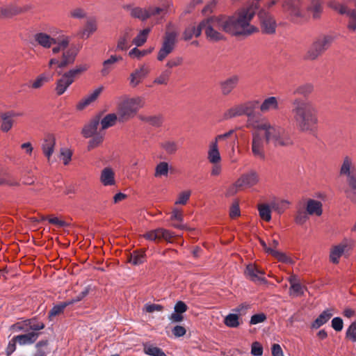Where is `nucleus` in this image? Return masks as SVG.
Returning a JSON list of instances; mask_svg holds the SVG:
<instances>
[{
	"label": "nucleus",
	"mask_w": 356,
	"mask_h": 356,
	"mask_svg": "<svg viewBox=\"0 0 356 356\" xmlns=\"http://www.w3.org/2000/svg\"><path fill=\"white\" fill-rule=\"evenodd\" d=\"M257 3L242 6L232 15H220L203 19V30L207 40L218 42L225 38L224 33L234 36L249 35L258 31L251 24L257 13Z\"/></svg>",
	"instance_id": "obj_1"
},
{
	"label": "nucleus",
	"mask_w": 356,
	"mask_h": 356,
	"mask_svg": "<svg viewBox=\"0 0 356 356\" xmlns=\"http://www.w3.org/2000/svg\"><path fill=\"white\" fill-rule=\"evenodd\" d=\"M291 120L302 133L314 132L319 123L318 109L309 100L296 97L291 102Z\"/></svg>",
	"instance_id": "obj_2"
},
{
	"label": "nucleus",
	"mask_w": 356,
	"mask_h": 356,
	"mask_svg": "<svg viewBox=\"0 0 356 356\" xmlns=\"http://www.w3.org/2000/svg\"><path fill=\"white\" fill-rule=\"evenodd\" d=\"M281 12L291 22L317 19L323 12V0H282Z\"/></svg>",
	"instance_id": "obj_3"
},
{
	"label": "nucleus",
	"mask_w": 356,
	"mask_h": 356,
	"mask_svg": "<svg viewBox=\"0 0 356 356\" xmlns=\"http://www.w3.org/2000/svg\"><path fill=\"white\" fill-rule=\"evenodd\" d=\"M248 127L263 131L266 143H272L275 146H289L293 144V140L288 132L282 127L271 124L266 120L251 123L248 121Z\"/></svg>",
	"instance_id": "obj_4"
},
{
	"label": "nucleus",
	"mask_w": 356,
	"mask_h": 356,
	"mask_svg": "<svg viewBox=\"0 0 356 356\" xmlns=\"http://www.w3.org/2000/svg\"><path fill=\"white\" fill-rule=\"evenodd\" d=\"M144 105L145 101L141 97H122L117 106L118 120L121 122L129 120L137 115Z\"/></svg>",
	"instance_id": "obj_5"
},
{
	"label": "nucleus",
	"mask_w": 356,
	"mask_h": 356,
	"mask_svg": "<svg viewBox=\"0 0 356 356\" xmlns=\"http://www.w3.org/2000/svg\"><path fill=\"white\" fill-rule=\"evenodd\" d=\"M339 175L347 179V183L350 188L346 191L347 196L350 199H356V170L354 160L350 156H345L341 163Z\"/></svg>",
	"instance_id": "obj_6"
},
{
	"label": "nucleus",
	"mask_w": 356,
	"mask_h": 356,
	"mask_svg": "<svg viewBox=\"0 0 356 356\" xmlns=\"http://www.w3.org/2000/svg\"><path fill=\"white\" fill-rule=\"evenodd\" d=\"M88 64L84 63L76 65L75 67L65 72L56 82L55 92L57 95H62L67 90L68 87L80 75L89 69Z\"/></svg>",
	"instance_id": "obj_7"
},
{
	"label": "nucleus",
	"mask_w": 356,
	"mask_h": 356,
	"mask_svg": "<svg viewBox=\"0 0 356 356\" xmlns=\"http://www.w3.org/2000/svg\"><path fill=\"white\" fill-rule=\"evenodd\" d=\"M333 38L323 35L316 38L306 51L304 58L307 60H315L321 56L331 45Z\"/></svg>",
	"instance_id": "obj_8"
},
{
	"label": "nucleus",
	"mask_w": 356,
	"mask_h": 356,
	"mask_svg": "<svg viewBox=\"0 0 356 356\" xmlns=\"http://www.w3.org/2000/svg\"><path fill=\"white\" fill-rule=\"evenodd\" d=\"M260 181L258 172L254 170H251L242 174L235 183L227 190L228 195H233L238 191L250 188L257 185Z\"/></svg>",
	"instance_id": "obj_9"
},
{
	"label": "nucleus",
	"mask_w": 356,
	"mask_h": 356,
	"mask_svg": "<svg viewBox=\"0 0 356 356\" xmlns=\"http://www.w3.org/2000/svg\"><path fill=\"white\" fill-rule=\"evenodd\" d=\"M258 104L259 101L257 100L247 101L234 104L224 112L223 118L229 120L242 115L250 116L254 113Z\"/></svg>",
	"instance_id": "obj_10"
},
{
	"label": "nucleus",
	"mask_w": 356,
	"mask_h": 356,
	"mask_svg": "<svg viewBox=\"0 0 356 356\" xmlns=\"http://www.w3.org/2000/svg\"><path fill=\"white\" fill-rule=\"evenodd\" d=\"M327 6L339 14L346 15L348 18L347 29L352 33L356 31V8H350L336 0L330 1Z\"/></svg>",
	"instance_id": "obj_11"
},
{
	"label": "nucleus",
	"mask_w": 356,
	"mask_h": 356,
	"mask_svg": "<svg viewBox=\"0 0 356 356\" xmlns=\"http://www.w3.org/2000/svg\"><path fill=\"white\" fill-rule=\"evenodd\" d=\"M353 247V240L348 238H344L341 242L332 245L329 253L330 261L333 264H338L340 258L348 254Z\"/></svg>",
	"instance_id": "obj_12"
},
{
	"label": "nucleus",
	"mask_w": 356,
	"mask_h": 356,
	"mask_svg": "<svg viewBox=\"0 0 356 356\" xmlns=\"http://www.w3.org/2000/svg\"><path fill=\"white\" fill-rule=\"evenodd\" d=\"M26 334L14 337L8 343L6 348L7 355H10L16 350V344L19 346L31 345L35 342L39 337V333L35 332H27Z\"/></svg>",
	"instance_id": "obj_13"
},
{
	"label": "nucleus",
	"mask_w": 356,
	"mask_h": 356,
	"mask_svg": "<svg viewBox=\"0 0 356 356\" xmlns=\"http://www.w3.org/2000/svg\"><path fill=\"white\" fill-rule=\"evenodd\" d=\"M261 31L266 34H274L276 31L277 22L274 16L265 9L258 13Z\"/></svg>",
	"instance_id": "obj_14"
},
{
	"label": "nucleus",
	"mask_w": 356,
	"mask_h": 356,
	"mask_svg": "<svg viewBox=\"0 0 356 356\" xmlns=\"http://www.w3.org/2000/svg\"><path fill=\"white\" fill-rule=\"evenodd\" d=\"M142 236L149 241L156 242L164 240L168 243H171L172 238L175 237V234L168 229L157 228L145 232Z\"/></svg>",
	"instance_id": "obj_15"
},
{
	"label": "nucleus",
	"mask_w": 356,
	"mask_h": 356,
	"mask_svg": "<svg viewBox=\"0 0 356 356\" xmlns=\"http://www.w3.org/2000/svg\"><path fill=\"white\" fill-rule=\"evenodd\" d=\"M150 71L151 69L148 65L145 64L139 65L130 74L128 78L130 86L132 88L138 86L148 76Z\"/></svg>",
	"instance_id": "obj_16"
},
{
	"label": "nucleus",
	"mask_w": 356,
	"mask_h": 356,
	"mask_svg": "<svg viewBox=\"0 0 356 356\" xmlns=\"http://www.w3.org/2000/svg\"><path fill=\"white\" fill-rule=\"evenodd\" d=\"M258 131L255 129L252 133V152L255 157L263 159H264V141L266 140Z\"/></svg>",
	"instance_id": "obj_17"
},
{
	"label": "nucleus",
	"mask_w": 356,
	"mask_h": 356,
	"mask_svg": "<svg viewBox=\"0 0 356 356\" xmlns=\"http://www.w3.org/2000/svg\"><path fill=\"white\" fill-rule=\"evenodd\" d=\"M104 90L103 86H99L82 98L76 105V108L78 111H83L90 104L97 100L101 93Z\"/></svg>",
	"instance_id": "obj_18"
},
{
	"label": "nucleus",
	"mask_w": 356,
	"mask_h": 356,
	"mask_svg": "<svg viewBox=\"0 0 356 356\" xmlns=\"http://www.w3.org/2000/svg\"><path fill=\"white\" fill-rule=\"evenodd\" d=\"M88 293V290L85 289L84 291H81L76 298L70 300L61 302L60 304L54 306L49 312V317L51 318L60 314L61 312H63V311L66 307L71 305L75 302H79L84 297H86Z\"/></svg>",
	"instance_id": "obj_19"
},
{
	"label": "nucleus",
	"mask_w": 356,
	"mask_h": 356,
	"mask_svg": "<svg viewBox=\"0 0 356 356\" xmlns=\"http://www.w3.org/2000/svg\"><path fill=\"white\" fill-rule=\"evenodd\" d=\"M56 146V138L52 134H47L42 142L41 149L44 155L47 158L48 161H50L51 156L54 152Z\"/></svg>",
	"instance_id": "obj_20"
},
{
	"label": "nucleus",
	"mask_w": 356,
	"mask_h": 356,
	"mask_svg": "<svg viewBox=\"0 0 356 356\" xmlns=\"http://www.w3.org/2000/svg\"><path fill=\"white\" fill-rule=\"evenodd\" d=\"M239 81V76L237 75L231 76L220 82V89L222 95L227 96L232 93L237 86Z\"/></svg>",
	"instance_id": "obj_21"
},
{
	"label": "nucleus",
	"mask_w": 356,
	"mask_h": 356,
	"mask_svg": "<svg viewBox=\"0 0 356 356\" xmlns=\"http://www.w3.org/2000/svg\"><path fill=\"white\" fill-rule=\"evenodd\" d=\"M264 271L259 268L258 266L254 264L248 265L245 270V276L254 282H264Z\"/></svg>",
	"instance_id": "obj_22"
},
{
	"label": "nucleus",
	"mask_w": 356,
	"mask_h": 356,
	"mask_svg": "<svg viewBox=\"0 0 356 356\" xmlns=\"http://www.w3.org/2000/svg\"><path fill=\"white\" fill-rule=\"evenodd\" d=\"M99 181L104 186H112L115 185V174L110 167L104 168L100 173Z\"/></svg>",
	"instance_id": "obj_23"
},
{
	"label": "nucleus",
	"mask_w": 356,
	"mask_h": 356,
	"mask_svg": "<svg viewBox=\"0 0 356 356\" xmlns=\"http://www.w3.org/2000/svg\"><path fill=\"white\" fill-rule=\"evenodd\" d=\"M305 210L309 216L320 217L323 214V204L318 200L308 199L306 202Z\"/></svg>",
	"instance_id": "obj_24"
},
{
	"label": "nucleus",
	"mask_w": 356,
	"mask_h": 356,
	"mask_svg": "<svg viewBox=\"0 0 356 356\" xmlns=\"http://www.w3.org/2000/svg\"><path fill=\"white\" fill-rule=\"evenodd\" d=\"M132 33L131 29H126L119 37L117 41L115 51H124L130 47V40Z\"/></svg>",
	"instance_id": "obj_25"
},
{
	"label": "nucleus",
	"mask_w": 356,
	"mask_h": 356,
	"mask_svg": "<svg viewBox=\"0 0 356 356\" xmlns=\"http://www.w3.org/2000/svg\"><path fill=\"white\" fill-rule=\"evenodd\" d=\"M279 109V100L277 97L271 96L264 99L259 106V110L263 113Z\"/></svg>",
	"instance_id": "obj_26"
},
{
	"label": "nucleus",
	"mask_w": 356,
	"mask_h": 356,
	"mask_svg": "<svg viewBox=\"0 0 356 356\" xmlns=\"http://www.w3.org/2000/svg\"><path fill=\"white\" fill-rule=\"evenodd\" d=\"M204 23L203 21L200 22L197 24H191L188 26L183 33V38L184 40H190L193 36L197 38L203 30Z\"/></svg>",
	"instance_id": "obj_27"
},
{
	"label": "nucleus",
	"mask_w": 356,
	"mask_h": 356,
	"mask_svg": "<svg viewBox=\"0 0 356 356\" xmlns=\"http://www.w3.org/2000/svg\"><path fill=\"white\" fill-rule=\"evenodd\" d=\"M78 54V49L76 47H70L63 53L62 59L58 63V67L63 68L70 64H72Z\"/></svg>",
	"instance_id": "obj_28"
},
{
	"label": "nucleus",
	"mask_w": 356,
	"mask_h": 356,
	"mask_svg": "<svg viewBox=\"0 0 356 356\" xmlns=\"http://www.w3.org/2000/svg\"><path fill=\"white\" fill-rule=\"evenodd\" d=\"M99 125V118L96 117L91 120L88 124H86L82 131L81 134L83 137L88 138H90L92 136L98 134L97 129Z\"/></svg>",
	"instance_id": "obj_29"
},
{
	"label": "nucleus",
	"mask_w": 356,
	"mask_h": 356,
	"mask_svg": "<svg viewBox=\"0 0 356 356\" xmlns=\"http://www.w3.org/2000/svg\"><path fill=\"white\" fill-rule=\"evenodd\" d=\"M122 60V57L117 55H111L108 59L102 63V68L101 70V74L103 76H108L110 72L114 69V65L118 62Z\"/></svg>",
	"instance_id": "obj_30"
},
{
	"label": "nucleus",
	"mask_w": 356,
	"mask_h": 356,
	"mask_svg": "<svg viewBox=\"0 0 356 356\" xmlns=\"http://www.w3.org/2000/svg\"><path fill=\"white\" fill-rule=\"evenodd\" d=\"M172 6L173 3L171 1H163L161 7L149 6L147 7L149 18L152 16L159 15L161 13L166 14L171 11Z\"/></svg>",
	"instance_id": "obj_31"
},
{
	"label": "nucleus",
	"mask_w": 356,
	"mask_h": 356,
	"mask_svg": "<svg viewBox=\"0 0 356 356\" xmlns=\"http://www.w3.org/2000/svg\"><path fill=\"white\" fill-rule=\"evenodd\" d=\"M260 243L264 250L272 256H273L275 259H277L279 261L285 263V264H291L293 262L292 259L285 254L283 252H281L277 250H275L270 247H268L266 243L263 241L260 240Z\"/></svg>",
	"instance_id": "obj_32"
},
{
	"label": "nucleus",
	"mask_w": 356,
	"mask_h": 356,
	"mask_svg": "<svg viewBox=\"0 0 356 356\" xmlns=\"http://www.w3.org/2000/svg\"><path fill=\"white\" fill-rule=\"evenodd\" d=\"M207 159L210 163H221V156L216 142H210L209 144Z\"/></svg>",
	"instance_id": "obj_33"
},
{
	"label": "nucleus",
	"mask_w": 356,
	"mask_h": 356,
	"mask_svg": "<svg viewBox=\"0 0 356 356\" xmlns=\"http://www.w3.org/2000/svg\"><path fill=\"white\" fill-rule=\"evenodd\" d=\"M334 309L330 308L324 310L318 318L312 323V327L318 329L325 323H326L333 316Z\"/></svg>",
	"instance_id": "obj_34"
},
{
	"label": "nucleus",
	"mask_w": 356,
	"mask_h": 356,
	"mask_svg": "<svg viewBox=\"0 0 356 356\" xmlns=\"http://www.w3.org/2000/svg\"><path fill=\"white\" fill-rule=\"evenodd\" d=\"M289 282L291 284L289 289V293L291 296L293 297H298L302 296L304 293L305 287L296 281L295 276H291L289 278Z\"/></svg>",
	"instance_id": "obj_35"
},
{
	"label": "nucleus",
	"mask_w": 356,
	"mask_h": 356,
	"mask_svg": "<svg viewBox=\"0 0 356 356\" xmlns=\"http://www.w3.org/2000/svg\"><path fill=\"white\" fill-rule=\"evenodd\" d=\"M35 41L44 48H49L52 44L56 43V40L44 33H39L35 35Z\"/></svg>",
	"instance_id": "obj_36"
},
{
	"label": "nucleus",
	"mask_w": 356,
	"mask_h": 356,
	"mask_svg": "<svg viewBox=\"0 0 356 356\" xmlns=\"http://www.w3.org/2000/svg\"><path fill=\"white\" fill-rule=\"evenodd\" d=\"M97 29V24L96 20L94 19H88L83 29L81 32V38H88Z\"/></svg>",
	"instance_id": "obj_37"
},
{
	"label": "nucleus",
	"mask_w": 356,
	"mask_h": 356,
	"mask_svg": "<svg viewBox=\"0 0 356 356\" xmlns=\"http://www.w3.org/2000/svg\"><path fill=\"white\" fill-rule=\"evenodd\" d=\"M23 9L16 5H8L0 8V13L5 17H11L23 13Z\"/></svg>",
	"instance_id": "obj_38"
},
{
	"label": "nucleus",
	"mask_w": 356,
	"mask_h": 356,
	"mask_svg": "<svg viewBox=\"0 0 356 356\" xmlns=\"http://www.w3.org/2000/svg\"><path fill=\"white\" fill-rule=\"evenodd\" d=\"M129 11L132 17L139 19L141 21H145L149 18L147 8L133 7L130 8Z\"/></svg>",
	"instance_id": "obj_39"
},
{
	"label": "nucleus",
	"mask_w": 356,
	"mask_h": 356,
	"mask_svg": "<svg viewBox=\"0 0 356 356\" xmlns=\"http://www.w3.org/2000/svg\"><path fill=\"white\" fill-rule=\"evenodd\" d=\"M170 165L166 161H161L156 166L154 169V176L156 178H161L162 177H168L169 172Z\"/></svg>",
	"instance_id": "obj_40"
},
{
	"label": "nucleus",
	"mask_w": 356,
	"mask_h": 356,
	"mask_svg": "<svg viewBox=\"0 0 356 356\" xmlns=\"http://www.w3.org/2000/svg\"><path fill=\"white\" fill-rule=\"evenodd\" d=\"M143 351L150 356H167L162 349L149 343L143 344Z\"/></svg>",
	"instance_id": "obj_41"
},
{
	"label": "nucleus",
	"mask_w": 356,
	"mask_h": 356,
	"mask_svg": "<svg viewBox=\"0 0 356 356\" xmlns=\"http://www.w3.org/2000/svg\"><path fill=\"white\" fill-rule=\"evenodd\" d=\"M314 91V86L312 83H304L298 86L293 91L294 95L308 97Z\"/></svg>",
	"instance_id": "obj_42"
},
{
	"label": "nucleus",
	"mask_w": 356,
	"mask_h": 356,
	"mask_svg": "<svg viewBox=\"0 0 356 356\" xmlns=\"http://www.w3.org/2000/svg\"><path fill=\"white\" fill-rule=\"evenodd\" d=\"M53 74L47 75L46 74H42L37 76V78L32 82L31 85V88L33 89H39L42 86L52 80Z\"/></svg>",
	"instance_id": "obj_43"
},
{
	"label": "nucleus",
	"mask_w": 356,
	"mask_h": 356,
	"mask_svg": "<svg viewBox=\"0 0 356 356\" xmlns=\"http://www.w3.org/2000/svg\"><path fill=\"white\" fill-rule=\"evenodd\" d=\"M270 207V205L264 203L259 204L257 206L260 218L266 222L271 220Z\"/></svg>",
	"instance_id": "obj_44"
},
{
	"label": "nucleus",
	"mask_w": 356,
	"mask_h": 356,
	"mask_svg": "<svg viewBox=\"0 0 356 356\" xmlns=\"http://www.w3.org/2000/svg\"><path fill=\"white\" fill-rule=\"evenodd\" d=\"M25 325L27 327V332H35L42 330L44 324L37 319L32 318L25 321Z\"/></svg>",
	"instance_id": "obj_45"
},
{
	"label": "nucleus",
	"mask_w": 356,
	"mask_h": 356,
	"mask_svg": "<svg viewBox=\"0 0 356 356\" xmlns=\"http://www.w3.org/2000/svg\"><path fill=\"white\" fill-rule=\"evenodd\" d=\"M178 33L175 31H168L163 38V44L174 49Z\"/></svg>",
	"instance_id": "obj_46"
},
{
	"label": "nucleus",
	"mask_w": 356,
	"mask_h": 356,
	"mask_svg": "<svg viewBox=\"0 0 356 356\" xmlns=\"http://www.w3.org/2000/svg\"><path fill=\"white\" fill-rule=\"evenodd\" d=\"M118 119V115L115 113H109L106 115L99 122L101 124L102 129H106L113 126Z\"/></svg>",
	"instance_id": "obj_47"
},
{
	"label": "nucleus",
	"mask_w": 356,
	"mask_h": 356,
	"mask_svg": "<svg viewBox=\"0 0 356 356\" xmlns=\"http://www.w3.org/2000/svg\"><path fill=\"white\" fill-rule=\"evenodd\" d=\"M145 250L135 251L131 254L129 261L134 265H140L145 261Z\"/></svg>",
	"instance_id": "obj_48"
},
{
	"label": "nucleus",
	"mask_w": 356,
	"mask_h": 356,
	"mask_svg": "<svg viewBox=\"0 0 356 356\" xmlns=\"http://www.w3.org/2000/svg\"><path fill=\"white\" fill-rule=\"evenodd\" d=\"M224 323L229 327H237L240 325L239 316L236 314H229L225 316Z\"/></svg>",
	"instance_id": "obj_49"
},
{
	"label": "nucleus",
	"mask_w": 356,
	"mask_h": 356,
	"mask_svg": "<svg viewBox=\"0 0 356 356\" xmlns=\"http://www.w3.org/2000/svg\"><path fill=\"white\" fill-rule=\"evenodd\" d=\"M161 146L168 154H174L178 149L177 143L175 140H165L161 143Z\"/></svg>",
	"instance_id": "obj_50"
},
{
	"label": "nucleus",
	"mask_w": 356,
	"mask_h": 356,
	"mask_svg": "<svg viewBox=\"0 0 356 356\" xmlns=\"http://www.w3.org/2000/svg\"><path fill=\"white\" fill-rule=\"evenodd\" d=\"M171 75L170 70H163L158 76L153 81L154 85H167Z\"/></svg>",
	"instance_id": "obj_51"
},
{
	"label": "nucleus",
	"mask_w": 356,
	"mask_h": 356,
	"mask_svg": "<svg viewBox=\"0 0 356 356\" xmlns=\"http://www.w3.org/2000/svg\"><path fill=\"white\" fill-rule=\"evenodd\" d=\"M1 118L2 120V122L1 124V130L3 132L9 131L13 127L14 120L11 119L10 115H8L6 113H3L1 115Z\"/></svg>",
	"instance_id": "obj_52"
},
{
	"label": "nucleus",
	"mask_w": 356,
	"mask_h": 356,
	"mask_svg": "<svg viewBox=\"0 0 356 356\" xmlns=\"http://www.w3.org/2000/svg\"><path fill=\"white\" fill-rule=\"evenodd\" d=\"M92 139L88 142V150H91L99 146L102 143L104 138V133L99 131L98 134L92 136Z\"/></svg>",
	"instance_id": "obj_53"
},
{
	"label": "nucleus",
	"mask_w": 356,
	"mask_h": 356,
	"mask_svg": "<svg viewBox=\"0 0 356 356\" xmlns=\"http://www.w3.org/2000/svg\"><path fill=\"white\" fill-rule=\"evenodd\" d=\"M150 32V29H145L138 34V35L133 40V43L137 46H142L147 40V35Z\"/></svg>",
	"instance_id": "obj_54"
},
{
	"label": "nucleus",
	"mask_w": 356,
	"mask_h": 356,
	"mask_svg": "<svg viewBox=\"0 0 356 356\" xmlns=\"http://www.w3.org/2000/svg\"><path fill=\"white\" fill-rule=\"evenodd\" d=\"M37 351L35 356H46L50 353V350L48 348L47 341H41L36 344Z\"/></svg>",
	"instance_id": "obj_55"
},
{
	"label": "nucleus",
	"mask_w": 356,
	"mask_h": 356,
	"mask_svg": "<svg viewBox=\"0 0 356 356\" xmlns=\"http://www.w3.org/2000/svg\"><path fill=\"white\" fill-rule=\"evenodd\" d=\"M139 119L154 126H159L161 123V118L156 115H140Z\"/></svg>",
	"instance_id": "obj_56"
},
{
	"label": "nucleus",
	"mask_w": 356,
	"mask_h": 356,
	"mask_svg": "<svg viewBox=\"0 0 356 356\" xmlns=\"http://www.w3.org/2000/svg\"><path fill=\"white\" fill-rule=\"evenodd\" d=\"M289 202L286 200H280L278 202H273L270 204V207L273 209L275 210L278 213H282L288 207Z\"/></svg>",
	"instance_id": "obj_57"
},
{
	"label": "nucleus",
	"mask_w": 356,
	"mask_h": 356,
	"mask_svg": "<svg viewBox=\"0 0 356 356\" xmlns=\"http://www.w3.org/2000/svg\"><path fill=\"white\" fill-rule=\"evenodd\" d=\"M309 214H307V211L299 210L297 211L295 216V222L298 225H303L309 220Z\"/></svg>",
	"instance_id": "obj_58"
},
{
	"label": "nucleus",
	"mask_w": 356,
	"mask_h": 356,
	"mask_svg": "<svg viewBox=\"0 0 356 356\" xmlns=\"http://www.w3.org/2000/svg\"><path fill=\"white\" fill-rule=\"evenodd\" d=\"M191 195V191H184L181 192L180 193H179L177 199L175 201V204L185 205L188 202Z\"/></svg>",
	"instance_id": "obj_59"
},
{
	"label": "nucleus",
	"mask_w": 356,
	"mask_h": 356,
	"mask_svg": "<svg viewBox=\"0 0 356 356\" xmlns=\"http://www.w3.org/2000/svg\"><path fill=\"white\" fill-rule=\"evenodd\" d=\"M72 153L67 148L60 149V159L63 161L64 165H67L71 161Z\"/></svg>",
	"instance_id": "obj_60"
},
{
	"label": "nucleus",
	"mask_w": 356,
	"mask_h": 356,
	"mask_svg": "<svg viewBox=\"0 0 356 356\" xmlns=\"http://www.w3.org/2000/svg\"><path fill=\"white\" fill-rule=\"evenodd\" d=\"M172 51V48L162 44V47L158 54L157 59L160 61L164 60Z\"/></svg>",
	"instance_id": "obj_61"
},
{
	"label": "nucleus",
	"mask_w": 356,
	"mask_h": 356,
	"mask_svg": "<svg viewBox=\"0 0 356 356\" xmlns=\"http://www.w3.org/2000/svg\"><path fill=\"white\" fill-rule=\"evenodd\" d=\"M163 309V307L158 304H145L143 310L147 313H153L155 312H161Z\"/></svg>",
	"instance_id": "obj_62"
},
{
	"label": "nucleus",
	"mask_w": 356,
	"mask_h": 356,
	"mask_svg": "<svg viewBox=\"0 0 356 356\" xmlns=\"http://www.w3.org/2000/svg\"><path fill=\"white\" fill-rule=\"evenodd\" d=\"M233 134L234 130H230L228 132L216 136L211 142H216V145H218V143L225 142Z\"/></svg>",
	"instance_id": "obj_63"
},
{
	"label": "nucleus",
	"mask_w": 356,
	"mask_h": 356,
	"mask_svg": "<svg viewBox=\"0 0 356 356\" xmlns=\"http://www.w3.org/2000/svg\"><path fill=\"white\" fill-rule=\"evenodd\" d=\"M346 337L353 341H356V322L350 324L346 331Z\"/></svg>",
	"instance_id": "obj_64"
}]
</instances>
